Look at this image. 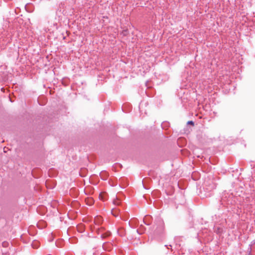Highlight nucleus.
Wrapping results in <instances>:
<instances>
[{"mask_svg":"<svg viewBox=\"0 0 255 255\" xmlns=\"http://www.w3.org/2000/svg\"><path fill=\"white\" fill-rule=\"evenodd\" d=\"M145 229L144 227L141 225L139 228L136 230V232L138 233L139 235H141L144 233Z\"/></svg>","mask_w":255,"mask_h":255,"instance_id":"obj_3","label":"nucleus"},{"mask_svg":"<svg viewBox=\"0 0 255 255\" xmlns=\"http://www.w3.org/2000/svg\"><path fill=\"white\" fill-rule=\"evenodd\" d=\"M31 246L34 249H37L39 246V242L36 241H33L31 244Z\"/></svg>","mask_w":255,"mask_h":255,"instance_id":"obj_4","label":"nucleus"},{"mask_svg":"<svg viewBox=\"0 0 255 255\" xmlns=\"http://www.w3.org/2000/svg\"><path fill=\"white\" fill-rule=\"evenodd\" d=\"M9 243L7 242H3L2 243V246L3 247L6 248L8 246Z\"/></svg>","mask_w":255,"mask_h":255,"instance_id":"obj_5","label":"nucleus"},{"mask_svg":"<svg viewBox=\"0 0 255 255\" xmlns=\"http://www.w3.org/2000/svg\"><path fill=\"white\" fill-rule=\"evenodd\" d=\"M164 223L162 220H159L158 222L157 226L154 231L155 235L161 236L164 233Z\"/></svg>","mask_w":255,"mask_h":255,"instance_id":"obj_2","label":"nucleus"},{"mask_svg":"<svg viewBox=\"0 0 255 255\" xmlns=\"http://www.w3.org/2000/svg\"><path fill=\"white\" fill-rule=\"evenodd\" d=\"M187 124H188V125H192L193 126L194 125V122L193 121H190L188 122Z\"/></svg>","mask_w":255,"mask_h":255,"instance_id":"obj_7","label":"nucleus"},{"mask_svg":"<svg viewBox=\"0 0 255 255\" xmlns=\"http://www.w3.org/2000/svg\"><path fill=\"white\" fill-rule=\"evenodd\" d=\"M216 188V183L212 180L205 183L203 187V190L201 194L202 198L210 197L212 194L213 191Z\"/></svg>","mask_w":255,"mask_h":255,"instance_id":"obj_1","label":"nucleus"},{"mask_svg":"<svg viewBox=\"0 0 255 255\" xmlns=\"http://www.w3.org/2000/svg\"><path fill=\"white\" fill-rule=\"evenodd\" d=\"M143 222H144V223L145 224H146V225H149V224H147V223H145V221H144V220H143Z\"/></svg>","mask_w":255,"mask_h":255,"instance_id":"obj_8","label":"nucleus"},{"mask_svg":"<svg viewBox=\"0 0 255 255\" xmlns=\"http://www.w3.org/2000/svg\"><path fill=\"white\" fill-rule=\"evenodd\" d=\"M168 125V123H166V122H164L162 124H161V126L163 128H164V127L165 126H167Z\"/></svg>","mask_w":255,"mask_h":255,"instance_id":"obj_6","label":"nucleus"}]
</instances>
